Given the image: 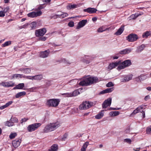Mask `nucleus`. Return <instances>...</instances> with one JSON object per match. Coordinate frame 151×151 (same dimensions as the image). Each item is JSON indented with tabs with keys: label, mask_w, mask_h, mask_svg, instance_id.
Masks as SVG:
<instances>
[{
	"label": "nucleus",
	"mask_w": 151,
	"mask_h": 151,
	"mask_svg": "<svg viewBox=\"0 0 151 151\" xmlns=\"http://www.w3.org/2000/svg\"><path fill=\"white\" fill-rule=\"evenodd\" d=\"M144 105H141L138 107L137 108H136L138 112H141L142 111H141L142 109H143L144 107Z\"/></svg>",
	"instance_id": "obj_39"
},
{
	"label": "nucleus",
	"mask_w": 151,
	"mask_h": 151,
	"mask_svg": "<svg viewBox=\"0 0 151 151\" xmlns=\"http://www.w3.org/2000/svg\"><path fill=\"white\" fill-rule=\"evenodd\" d=\"M145 45L142 44L141 45L138 46L137 47V50L136 51L137 52H139L142 51L145 47Z\"/></svg>",
	"instance_id": "obj_27"
},
{
	"label": "nucleus",
	"mask_w": 151,
	"mask_h": 151,
	"mask_svg": "<svg viewBox=\"0 0 151 151\" xmlns=\"http://www.w3.org/2000/svg\"><path fill=\"white\" fill-rule=\"evenodd\" d=\"M6 108V106H5V105H4L2 106H1L0 107V109L1 110H2Z\"/></svg>",
	"instance_id": "obj_63"
},
{
	"label": "nucleus",
	"mask_w": 151,
	"mask_h": 151,
	"mask_svg": "<svg viewBox=\"0 0 151 151\" xmlns=\"http://www.w3.org/2000/svg\"><path fill=\"white\" fill-rule=\"evenodd\" d=\"M138 113V112L137 111V110L136 109H135L133 111V112H132V113L131 114V115H135V114H137Z\"/></svg>",
	"instance_id": "obj_57"
},
{
	"label": "nucleus",
	"mask_w": 151,
	"mask_h": 151,
	"mask_svg": "<svg viewBox=\"0 0 151 151\" xmlns=\"http://www.w3.org/2000/svg\"><path fill=\"white\" fill-rule=\"evenodd\" d=\"M99 82V79L96 77H86L82 79L78 83L81 86H88Z\"/></svg>",
	"instance_id": "obj_1"
},
{
	"label": "nucleus",
	"mask_w": 151,
	"mask_h": 151,
	"mask_svg": "<svg viewBox=\"0 0 151 151\" xmlns=\"http://www.w3.org/2000/svg\"><path fill=\"white\" fill-rule=\"evenodd\" d=\"M121 63L120 61H116L115 62H112L110 63L109 68L110 69H112L116 67L117 66Z\"/></svg>",
	"instance_id": "obj_18"
},
{
	"label": "nucleus",
	"mask_w": 151,
	"mask_h": 151,
	"mask_svg": "<svg viewBox=\"0 0 151 151\" xmlns=\"http://www.w3.org/2000/svg\"><path fill=\"white\" fill-rule=\"evenodd\" d=\"M68 25L69 27H72L74 26V23L73 22H70L68 23Z\"/></svg>",
	"instance_id": "obj_52"
},
{
	"label": "nucleus",
	"mask_w": 151,
	"mask_h": 151,
	"mask_svg": "<svg viewBox=\"0 0 151 151\" xmlns=\"http://www.w3.org/2000/svg\"><path fill=\"white\" fill-rule=\"evenodd\" d=\"M38 128V123H35L29 125L27 128V129L29 132H31L36 130Z\"/></svg>",
	"instance_id": "obj_8"
},
{
	"label": "nucleus",
	"mask_w": 151,
	"mask_h": 151,
	"mask_svg": "<svg viewBox=\"0 0 151 151\" xmlns=\"http://www.w3.org/2000/svg\"><path fill=\"white\" fill-rule=\"evenodd\" d=\"M94 57L89 55H85V58L82 60V61L87 64H89L94 59Z\"/></svg>",
	"instance_id": "obj_12"
},
{
	"label": "nucleus",
	"mask_w": 151,
	"mask_h": 151,
	"mask_svg": "<svg viewBox=\"0 0 151 151\" xmlns=\"http://www.w3.org/2000/svg\"><path fill=\"white\" fill-rule=\"evenodd\" d=\"M60 126L59 122L55 123H50L46 126L44 129V131L45 132H48L55 130Z\"/></svg>",
	"instance_id": "obj_3"
},
{
	"label": "nucleus",
	"mask_w": 151,
	"mask_h": 151,
	"mask_svg": "<svg viewBox=\"0 0 151 151\" xmlns=\"http://www.w3.org/2000/svg\"><path fill=\"white\" fill-rule=\"evenodd\" d=\"M43 2H45L46 4H50L51 0H42Z\"/></svg>",
	"instance_id": "obj_56"
},
{
	"label": "nucleus",
	"mask_w": 151,
	"mask_h": 151,
	"mask_svg": "<svg viewBox=\"0 0 151 151\" xmlns=\"http://www.w3.org/2000/svg\"><path fill=\"white\" fill-rule=\"evenodd\" d=\"M57 62L59 63H63L64 64L66 65H69L70 64V63L68 60H66L65 58H61L60 59L57 60L56 61Z\"/></svg>",
	"instance_id": "obj_26"
},
{
	"label": "nucleus",
	"mask_w": 151,
	"mask_h": 151,
	"mask_svg": "<svg viewBox=\"0 0 151 151\" xmlns=\"http://www.w3.org/2000/svg\"><path fill=\"white\" fill-rule=\"evenodd\" d=\"M60 100L59 99H51L47 101V104L49 107H57L59 104Z\"/></svg>",
	"instance_id": "obj_5"
},
{
	"label": "nucleus",
	"mask_w": 151,
	"mask_h": 151,
	"mask_svg": "<svg viewBox=\"0 0 151 151\" xmlns=\"http://www.w3.org/2000/svg\"><path fill=\"white\" fill-rule=\"evenodd\" d=\"M124 25H122L118 31L116 32L115 34L117 35H121L124 30Z\"/></svg>",
	"instance_id": "obj_24"
},
{
	"label": "nucleus",
	"mask_w": 151,
	"mask_h": 151,
	"mask_svg": "<svg viewBox=\"0 0 151 151\" xmlns=\"http://www.w3.org/2000/svg\"><path fill=\"white\" fill-rule=\"evenodd\" d=\"M38 78V75L31 76V80H37Z\"/></svg>",
	"instance_id": "obj_58"
},
{
	"label": "nucleus",
	"mask_w": 151,
	"mask_h": 151,
	"mask_svg": "<svg viewBox=\"0 0 151 151\" xmlns=\"http://www.w3.org/2000/svg\"><path fill=\"white\" fill-rule=\"evenodd\" d=\"M29 24L28 23H26L24 25H22L19 27L20 29H21L22 28H26L27 27Z\"/></svg>",
	"instance_id": "obj_45"
},
{
	"label": "nucleus",
	"mask_w": 151,
	"mask_h": 151,
	"mask_svg": "<svg viewBox=\"0 0 151 151\" xmlns=\"http://www.w3.org/2000/svg\"><path fill=\"white\" fill-rule=\"evenodd\" d=\"M42 78V75H38V80H41Z\"/></svg>",
	"instance_id": "obj_62"
},
{
	"label": "nucleus",
	"mask_w": 151,
	"mask_h": 151,
	"mask_svg": "<svg viewBox=\"0 0 151 151\" xmlns=\"http://www.w3.org/2000/svg\"><path fill=\"white\" fill-rule=\"evenodd\" d=\"M26 94V92L25 91L19 92L15 95V97L16 98H19L21 96L25 95Z\"/></svg>",
	"instance_id": "obj_31"
},
{
	"label": "nucleus",
	"mask_w": 151,
	"mask_h": 151,
	"mask_svg": "<svg viewBox=\"0 0 151 151\" xmlns=\"http://www.w3.org/2000/svg\"><path fill=\"white\" fill-rule=\"evenodd\" d=\"M31 69L29 68H24L23 73H29L30 72Z\"/></svg>",
	"instance_id": "obj_42"
},
{
	"label": "nucleus",
	"mask_w": 151,
	"mask_h": 151,
	"mask_svg": "<svg viewBox=\"0 0 151 151\" xmlns=\"http://www.w3.org/2000/svg\"><path fill=\"white\" fill-rule=\"evenodd\" d=\"M46 37L38 36V41H45L47 39Z\"/></svg>",
	"instance_id": "obj_41"
},
{
	"label": "nucleus",
	"mask_w": 151,
	"mask_h": 151,
	"mask_svg": "<svg viewBox=\"0 0 151 151\" xmlns=\"http://www.w3.org/2000/svg\"><path fill=\"white\" fill-rule=\"evenodd\" d=\"M119 113L118 111H112L109 113V115L111 116H116L118 115Z\"/></svg>",
	"instance_id": "obj_32"
},
{
	"label": "nucleus",
	"mask_w": 151,
	"mask_h": 151,
	"mask_svg": "<svg viewBox=\"0 0 151 151\" xmlns=\"http://www.w3.org/2000/svg\"><path fill=\"white\" fill-rule=\"evenodd\" d=\"M13 125V122L10 121H7L5 123V125L9 127L12 126Z\"/></svg>",
	"instance_id": "obj_43"
},
{
	"label": "nucleus",
	"mask_w": 151,
	"mask_h": 151,
	"mask_svg": "<svg viewBox=\"0 0 151 151\" xmlns=\"http://www.w3.org/2000/svg\"><path fill=\"white\" fill-rule=\"evenodd\" d=\"M151 36V31H147L143 33L142 37L143 38H147L148 37Z\"/></svg>",
	"instance_id": "obj_29"
},
{
	"label": "nucleus",
	"mask_w": 151,
	"mask_h": 151,
	"mask_svg": "<svg viewBox=\"0 0 151 151\" xmlns=\"http://www.w3.org/2000/svg\"><path fill=\"white\" fill-rule=\"evenodd\" d=\"M132 50V49H131L127 48L120 51L119 53L117 54V55H119V54H124L129 53L131 52Z\"/></svg>",
	"instance_id": "obj_19"
},
{
	"label": "nucleus",
	"mask_w": 151,
	"mask_h": 151,
	"mask_svg": "<svg viewBox=\"0 0 151 151\" xmlns=\"http://www.w3.org/2000/svg\"><path fill=\"white\" fill-rule=\"evenodd\" d=\"M21 140L18 139H16L13 141L12 142V144L14 147L15 148L17 147L20 145Z\"/></svg>",
	"instance_id": "obj_17"
},
{
	"label": "nucleus",
	"mask_w": 151,
	"mask_h": 151,
	"mask_svg": "<svg viewBox=\"0 0 151 151\" xmlns=\"http://www.w3.org/2000/svg\"><path fill=\"white\" fill-rule=\"evenodd\" d=\"M131 64V60H127L124 61L122 63V65L119 66L117 68V69L119 70L121 69H124L127 67L130 66Z\"/></svg>",
	"instance_id": "obj_6"
},
{
	"label": "nucleus",
	"mask_w": 151,
	"mask_h": 151,
	"mask_svg": "<svg viewBox=\"0 0 151 151\" xmlns=\"http://www.w3.org/2000/svg\"><path fill=\"white\" fill-rule=\"evenodd\" d=\"M136 13H135L134 14H132L130 16V19H135L137 17H136Z\"/></svg>",
	"instance_id": "obj_47"
},
{
	"label": "nucleus",
	"mask_w": 151,
	"mask_h": 151,
	"mask_svg": "<svg viewBox=\"0 0 151 151\" xmlns=\"http://www.w3.org/2000/svg\"><path fill=\"white\" fill-rule=\"evenodd\" d=\"M10 121L13 122L14 124V123H17L18 120L16 117L12 116L10 119Z\"/></svg>",
	"instance_id": "obj_35"
},
{
	"label": "nucleus",
	"mask_w": 151,
	"mask_h": 151,
	"mask_svg": "<svg viewBox=\"0 0 151 151\" xmlns=\"http://www.w3.org/2000/svg\"><path fill=\"white\" fill-rule=\"evenodd\" d=\"M17 135V134L16 133H12L10 135L9 137L10 139H12L14 138Z\"/></svg>",
	"instance_id": "obj_40"
},
{
	"label": "nucleus",
	"mask_w": 151,
	"mask_h": 151,
	"mask_svg": "<svg viewBox=\"0 0 151 151\" xmlns=\"http://www.w3.org/2000/svg\"><path fill=\"white\" fill-rule=\"evenodd\" d=\"M111 98H109L105 100L102 104L103 109H106L109 106H110L111 104Z\"/></svg>",
	"instance_id": "obj_10"
},
{
	"label": "nucleus",
	"mask_w": 151,
	"mask_h": 151,
	"mask_svg": "<svg viewBox=\"0 0 151 151\" xmlns=\"http://www.w3.org/2000/svg\"><path fill=\"white\" fill-rule=\"evenodd\" d=\"M106 110H102L99 113L95 116V118L97 119H100L103 117L104 115V112Z\"/></svg>",
	"instance_id": "obj_25"
},
{
	"label": "nucleus",
	"mask_w": 151,
	"mask_h": 151,
	"mask_svg": "<svg viewBox=\"0 0 151 151\" xmlns=\"http://www.w3.org/2000/svg\"><path fill=\"white\" fill-rule=\"evenodd\" d=\"M97 11V10L96 8H88L86 9H85L83 10L84 12H87L90 14H93L96 13Z\"/></svg>",
	"instance_id": "obj_15"
},
{
	"label": "nucleus",
	"mask_w": 151,
	"mask_h": 151,
	"mask_svg": "<svg viewBox=\"0 0 151 151\" xmlns=\"http://www.w3.org/2000/svg\"><path fill=\"white\" fill-rule=\"evenodd\" d=\"M104 30L102 28H100L98 30V31L99 32H102Z\"/></svg>",
	"instance_id": "obj_64"
},
{
	"label": "nucleus",
	"mask_w": 151,
	"mask_h": 151,
	"mask_svg": "<svg viewBox=\"0 0 151 151\" xmlns=\"http://www.w3.org/2000/svg\"><path fill=\"white\" fill-rule=\"evenodd\" d=\"M1 9L3 10L2 11L5 14L8 12L9 9V6H7L5 8H1Z\"/></svg>",
	"instance_id": "obj_44"
},
{
	"label": "nucleus",
	"mask_w": 151,
	"mask_h": 151,
	"mask_svg": "<svg viewBox=\"0 0 151 151\" xmlns=\"http://www.w3.org/2000/svg\"><path fill=\"white\" fill-rule=\"evenodd\" d=\"M136 17H137L143 14V13L142 12H140V13H136Z\"/></svg>",
	"instance_id": "obj_60"
},
{
	"label": "nucleus",
	"mask_w": 151,
	"mask_h": 151,
	"mask_svg": "<svg viewBox=\"0 0 151 151\" xmlns=\"http://www.w3.org/2000/svg\"><path fill=\"white\" fill-rule=\"evenodd\" d=\"M27 16L30 18H35L36 17L38 16V9H37V10H36V12H30L27 14Z\"/></svg>",
	"instance_id": "obj_16"
},
{
	"label": "nucleus",
	"mask_w": 151,
	"mask_h": 151,
	"mask_svg": "<svg viewBox=\"0 0 151 151\" xmlns=\"http://www.w3.org/2000/svg\"><path fill=\"white\" fill-rule=\"evenodd\" d=\"M22 74H15L12 75V79H13L14 78H17L18 77L21 78L22 77Z\"/></svg>",
	"instance_id": "obj_37"
},
{
	"label": "nucleus",
	"mask_w": 151,
	"mask_h": 151,
	"mask_svg": "<svg viewBox=\"0 0 151 151\" xmlns=\"http://www.w3.org/2000/svg\"><path fill=\"white\" fill-rule=\"evenodd\" d=\"M0 84L4 87H13L14 85V83L12 81L9 82H2Z\"/></svg>",
	"instance_id": "obj_11"
},
{
	"label": "nucleus",
	"mask_w": 151,
	"mask_h": 151,
	"mask_svg": "<svg viewBox=\"0 0 151 151\" xmlns=\"http://www.w3.org/2000/svg\"><path fill=\"white\" fill-rule=\"evenodd\" d=\"M13 103V101H10L6 103V104L5 105L6 107H7L9 105H11Z\"/></svg>",
	"instance_id": "obj_51"
},
{
	"label": "nucleus",
	"mask_w": 151,
	"mask_h": 151,
	"mask_svg": "<svg viewBox=\"0 0 151 151\" xmlns=\"http://www.w3.org/2000/svg\"><path fill=\"white\" fill-rule=\"evenodd\" d=\"M114 90V88L113 87L108 88L107 89H106L105 90H104L101 91L100 92L99 94H104L106 93H110L111 92L113 91Z\"/></svg>",
	"instance_id": "obj_21"
},
{
	"label": "nucleus",
	"mask_w": 151,
	"mask_h": 151,
	"mask_svg": "<svg viewBox=\"0 0 151 151\" xmlns=\"http://www.w3.org/2000/svg\"><path fill=\"white\" fill-rule=\"evenodd\" d=\"M93 106V103L89 101H85L80 105L79 109L81 110H87Z\"/></svg>",
	"instance_id": "obj_4"
},
{
	"label": "nucleus",
	"mask_w": 151,
	"mask_h": 151,
	"mask_svg": "<svg viewBox=\"0 0 151 151\" xmlns=\"http://www.w3.org/2000/svg\"><path fill=\"white\" fill-rule=\"evenodd\" d=\"M23 77L24 78H27V79H31V76H23Z\"/></svg>",
	"instance_id": "obj_61"
},
{
	"label": "nucleus",
	"mask_w": 151,
	"mask_h": 151,
	"mask_svg": "<svg viewBox=\"0 0 151 151\" xmlns=\"http://www.w3.org/2000/svg\"><path fill=\"white\" fill-rule=\"evenodd\" d=\"M68 134L66 133L63 136L62 138V140L64 141L65 139L67 138Z\"/></svg>",
	"instance_id": "obj_55"
},
{
	"label": "nucleus",
	"mask_w": 151,
	"mask_h": 151,
	"mask_svg": "<svg viewBox=\"0 0 151 151\" xmlns=\"http://www.w3.org/2000/svg\"><path fill=\"white\" fill-rule=\"evenodd\" d=\"M28 119V118H24L22 119L21 121V123L22 124L23 122H26L27 121Z\"/></svg>",
	"instance_id": "obj_54"
},
{
	"label": "nucleus",
	"mask_w": 151,
	"mask_h": 151,
	"mask_svg": "<svg viewBox=\"0 0 151 151\" xmlns=\"http://www.w3.org/2000/svg\"><path fill=\"white\" fill-rule=\"evenodd\" d=\"M89 143L88 142H86L83 145L81 148V151H86V149L87 148L88 145Z\"/></svg>",
	"instance_id": "obj_34"
},
{
	"label": "nucleus",
	"mask_w": 151,
	"mask_h": 151,
	"mask_svg": "<svg viewBox=\"0 0 151 151\" xmlns=\"http://www.w3.org/2000/svg\"><path fill=\"white\" fill-rule=\"evenodd\" d=\"M45 28H43L38 29V36H42L46 32Z\"/></svg>",
	"instance_id": "obj_22"
},
{
	"label": "nucleus",
	"mask_w": 151,
	"mask_h": 151,
	"mask_svg": "<svg viewBox=\"0 0 151 151\" xmlns=\"http://www.w3.org/2000/svg\"><path fill=\"white\" fill-rule=\"evenodd\" d=\"M124 142L129 144H131L132 142V140L130 139L126 138L124 139Z\"/></svg>",
	"instance_id": "obj_49"
},
{
	"label": "nucleus",
	"mask_w": 151,
	"mask_h": 151,
	"mask_svg": "<svg viewBox=\"0 0 151 151\" xmlns=\"http://www.w3.org/2000/svg\"><path fill=\"white\" fill-rule=\"evenodd\" d=\"M78 7V5L76 4H69L67 6V9L68 10H70L72 9H73L76 8Z\"/></svg>",
	"instance_id": "obj_28"
},
{
	"label": "nucleus",
	"mask_w": 151,
	"mask_h": 151,
	"mask_svg": "<svg viewBox=\"0 0 151 151\" xmlns=\"http://www.w3.org/2000/svg\"><path fill=\"white\" fill-rule=\"evenodd\" d=\"M49 50H46L44 51L40 52V57L44 58L47 57L50 52Z\"/></svg>",
	"instance_id": "obj_14"
},
{
	"label": "nucleus",
	"mask_w": 151,
	"mask_h": 151,
	"mask_svg": "<svg viewBox=\"0 0 151 151\" xmlns=\"http://www.w3.org/2000/svg\"><path fill=\"white\" fill-rule=\"evenodd\" d=\"M11 44V41H9L6 42L2 44L3 47H5L10 45Z\"/></svg>",
	"instance_id": "obj_38"
},
{
	"label": "nucleus",
	"mask_w": 151,
	"mask_h": 151,
	"mask_svg": "<svg viewBox=\"0 0 151 151\" xmlns=\"http://www.w3.org/2000/svg\"><path fill=\"white\" fill-rule=\"evenodd\" d=\"M68 15V14L67 13H63L62 14H56L53 16L54 18H56L59 17L60 18H64L65 17H67Z\"/></svg>",
	"instance_id": "obj_20"
},
{
	"label": "nucleus",
	"mask_w": 151,
	"mask_h": 151,
	"mask_svg": "<svg viewBox=\"0 0 151 151\" xmlns=\"http://www.w3.org/2000/svg\"><path fill=\"white\" fill-rule=\"evenodd\" d=\"M132 75H127L122 80V82H126L132 79Z\"/></svg>",
	"instance_id": "obj_23"
},
{
	"label": "nucleus",
	"mask_w": 151,
	"mask_h": 151,
	"mask_svg": "<svg viewBox=\"0 0 151 151\" xmlns=\"http://www.w3.org/2000/svg\"><path fill=\"white\" fill-rule=\"evenodd\" d=\"M150 99V96L149 95H147L145 96L144 98V100L145 101H147L148 100Z\"/></svg>",
	"instance_id": "obj_59"
},
{
	"label": "nucleus",
	"mask_w": 151,
	"mask_h": 151,
	"mask_svg": "<svg viewBox=\"0 0 151 151\" xmlns=\"http://www.w3.org/2000/svg\"><path fill=\"white\" fill-rule=\"evenodd\" d=\"M45 7V4H41L38 6V10H40L44 8Z\"/></svg>",
	"instance_id": "obj_50"
},
{
	"label": "nucleus",
	"mask_w": 151,
	"mask_h": 151,
	"mask_svg": "<svg viewBox=\"0 0 151 151\" xmlns=\"http://www.w3.org/2000/svg\"><path fill=\"white\" fill-rule=\"evenodd\" d=\"M60 126L59 122L55 123H50L46 126L44 129V131L45 132H48L55 130Z\"/></svg>",
	"instance_id": "obj_2"
},
{
	"label": "nucleus",
	"mask_w": 151,
	"mask_h": 151,
	"mask_svg": "<svg viewBox=\"0 0 151 151\" xmlns=\"http://www.w3.org/2000/svg\"><path fill=\"white\" fill-rule=\"evenodd\" d=\"M37 25V22H33L30 23V27L32 29H35Z\"/></svg>",
	"instance_id": "obj_33"
},
{
	"label": "nucleus",
	"mask_w": 151,
	"mask_h": 151,
	"mask_svg": "<svg viewBox=\"0 0 151 151\" xmlns=\"http://www.w3.org/2000/svg\"><path fill=\"white\" fill-rule=\"evenodd\" d=\"M5 14L2 11H0V17H4L5 15Z\"/></svg>",
	"instance_id": "obj_53"
},
{
	"label": "nucleus",
	"mask_w": 151,
	"mask_h": 151,
	"mask_svg": "<svg viewBox=\"0 0 151 151\" xmlns=\"http://www.w3.org/2000/svg\"><path fill=\"white\" fill-rule=\"evenodd\" d=\"M138 38L137 35L131 33L126 37V39L129 42H133L136 41Z\"/></svg>",
	"instance_id": "obj_7"
},
{
	"label": "nucleus",
	"mask_w": 151,
	"mask_h": 151,
	"mask_svg": "<svg viewBox=\"0 0 151 151\" xmlns=\"http://www.w3.org/2000/svg\"><path fill=\"white\" fill-rule=\"evenodd\" d=\"M113 86H114V84L111 82H109L106 84V86L107 87H110Z\"/></svg>",
	"instance_id": "obj_48"
},
{
	"label": "nucleus",
	"mask_w": 151,
	"mask_h": 151,
	"mask_svg": "<svg viewBox=\"0 0 151 151\" xmlns=\"http://www.w3.org/2000/svg\"><path fill=\"white\" fill-rule=\"evenodd\" d=\"M146 78V76L145 75H141L136 78V79H138L139 80L141 81H143Z\"/></svg>",
	"instance_id": "obj_36"
},
{
	"label": "nucleus",
	"mask_w": 151,
	"mask_h": 151,
	"mask_svg": "<svg viewBox=\"0 0 151 151\" xmlns=\"http://www.w3.org/2000/svg\"><path fill=\"white\" fill-rule=\"evenodd\" d=\"M146 132L147 134L151 133V127H147L146 130Z\"/></svg>",
	"instance_id": "obj_46"
},
{
	"label": "nucleus",
	"mask_w": 151,
	"mask_h": 151,
	"mask_svg": "<svg viewBox=\"0 0 151 151\" xmlns=\"http://www.w3.org/2000/svg\"><path fill=\"white\" fill-rule=\"evenodd\" d=\"M87 20L84 19L79 22L78 23V25L76 27V29H79L84 27L87 22Z\"/></svg>",
	"instance_id": "obj_13"
},
{
	"label": "nucleus",
	"mask_w": 151,
	"mask_h": 151,
	"mask_svg": "<svg viewBox=\"0 0 151 151\" xmlns=\"http://www.w3.org/2000/svg\"><path fill=\"white\" fill-rule=\"evenodd\" d=\"M24 87V83H20L17 85L16 86L14 87V89H22Z\"/></svg>",
	"instance_id": "obj_30"
},
{
	"label": "nucleus",
	"mask_w": 151,
	"mask_h": 151,
	"mask_svg": "<svg viewBox=\"0 0 151 151\" xmlns=\"http://www.w3.org/2000/svg\"><path fill=\"white\" fill-rule=\"evenodd\" d=\"M80 94V92L77 90H75L70 93H67L63 94V95L66 97H72L76 96Z\"/></svg>",
	"instance_id": "obj_9"
}]
</instances>
